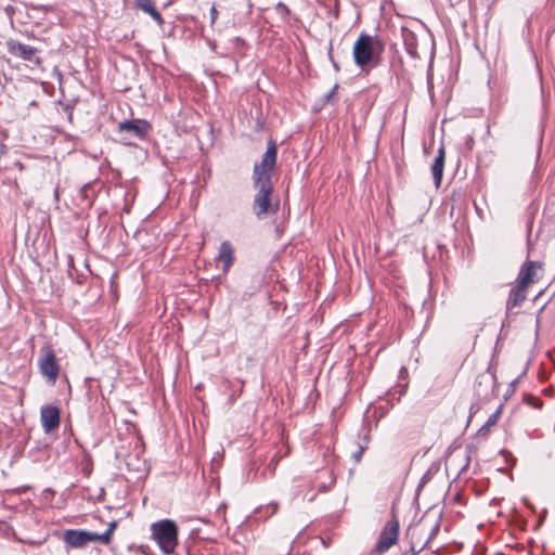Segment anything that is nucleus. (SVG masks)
Wrapping results in <instances>:
<instances>
[{
    "label": "nucleus",
    "instance_id": "f257e3e1",
    "mask_svg": "<svg viewBox=\"0 0 555 555\" xmlns=\"http://www.w3.org/2000/svg\"><path fill=\"white\" fill-rule=\"evenodd\" d=\"M278 149L273 141H269L266 153L261 162L255 164L253 170V186L256 195L253 201V211L258 219H262L270 214H275L279 209V203H272L273 184L271 176L276 164Z\"/></svg>",
    "mask_w": 555,
    "mask_h": 555
},
{
    "label": "nucleus",
    "instance_id": "f03ea898",
    "mask_svg": "<svg viewBox=\"0 0 555 555\" xmlns=\"http://www.w3.org/2000/svg\"><path fill=\"white\" fill-rule=\"evenodd\" d=\"M382 46L369 35H360L353 44L354 63L362 69L375 67L379 63Z\"/></svg>",
    "mask_w": 555,
    "mask_h": 555
},
{
    "label": "nucleus",
    "instance_id": "7ed1b4c3",
    "mask_svg": "<svg viewBox=\"0 0 555 555\" xmlns=\"http://www.w3.org/2000/svg\"><path fill=\"white\" fill-rule=\"evenodd\" d=\"M151 530L160 550L166 554H171L178 544V527L175 521L164 519L154 522Z\"/></svg>",
    "mask_w": 555,
    "mask_h": 555
},
{
    "label": "nucleus",
    "instance_id": "20e7f679",
    "mask_svg": "<svg viewBox=\"0 0 555 555\" xmlns=\"http://www.w3.org/2000/svg\"><path fill=\"white\" fill-rule=\"evenodd\" d=\"M150 130L151 125L146 120L142 119L126 120L120 122L118 126L120 140L125 144H132V139H144Z\"/></svg>",
    "mask_w": 555,
    "mask_h": 555
},
{
    "label": "nucleus",
    "instance_id": "39448f33",
    "mask_svg": "<svg viewBox=\"0 0 555 555\" xmlns=\"http://www.w3.org/2000/svg\"><path fill=\"white\" fill-rule=\"evenodd\" d=\"M38 365L40 369V373L44 377H47L49 382L54 384L60 373V366L57 364V359L51 345L46 344L44 346L41 347Z\"/></svg>",
    "mask_w": 555,
    "mask_h": 555
},
{
    "label": "nucleus",
    "instance_id": "423d86ee",
    "mask_svg": "<svg viewBox=\"0 0 555 555\" xmlns=\"http://www.w3.org/2000/svg\"><path fill=\"white\" fill-rule=\"evenodd\" d=\"M400 525L396 516L388 520L379 533L375 552L382 554L387 552L398 542Z\"/></svg>",
    "mask_w": 555,
    "mask_h": 555
},
{
    "label": "nucleus",
    "instance_id": "0eeeda50",
    "mask_svg": "<svg viewBox=\"0 0 555 555\" xmlns=\"http://www.w3.org/2000/svg\"><path fill=\"white\" fill-rule=\"evenodd\" d=\"M7 48L11 55L28 61L34 64H40V59L36 56L37 49L30 46L21 43L15 40L7 41Z\"/></svg>",
    "mask_w": 555,
    "mask_h": 555
},
{
    "label": "nucleus",
    "instance_id": "6e6552de",
    "mask_svg": "<svg viewBox=\"0 0 555 555\" xmlns=\"http://www.w3.org/2000/svg\"><path fill=\"white\" fill-rule=\"evenodd\" d=\"M64 541L72 547H82L90 542H98L96 533L85 530H66Z\"/></svg>",
    "mask_w": 555,
    "mask_h": 555
},
{
    "label": "nucleus",
    "instance_id": "1a4fd4ad",
    "mask_svg": "<svg viewBox=\"0 0 555 555\" xmlns=\"http://www.w3.org/2000/svg\"><path fill=\"white\" fill-rule=\"evenodd\" d=\"M41 425L44 433H51L60 425V409L54 405H48L41 409Z\"/></svg>",
    "mask_w": 555,
    "mask_h": 555
},
{
    "label": "nucleus",
    "instance_id": "9d476101",
    "mask_svg": "<svg viewBox=\"0 0 555 555\" xmlns=\"http://www.w3.org/2000/svg\"><path fill=\"white\" fill-rule=\"evenodd\" d=\"M542 262L527 261L520 270L518 283L528 287L530 284L537 282L539 280L538 271L542 270Z\"/></svg>",
    "mask_w": 555,
    "mask_h": 555
},
{
    "label": "nucleus",
    "instance_id": "9b49d317",
    "mask_svg": "<svg viewBox=\"0 0 555 555\" xmlns=\"http://www.w3.org/2000/svg\"><path fill=\"white\" fill-rule=\"evenodd\" d=\"M444 159H446V152H444L443 145H441L438 149L434 164L431 165V173L434 177L436 188H439L441 184L443 169H444Z\"/></svg>",
    "mask_w": 555,
    "mask_h": 555
},
{
    "label": "nucleus",
    "instance_id": "f8f14e48",
    "mask_svg": "<svg viewBox=\"0 0 555 555\" xmlns=\"http://www.w3.org/2000/svg\"><path fill=\"white\" fill-rule=\"evenodd\" d=\"M233 247L230 242L224 241L221 243L219 248V254L217 257V260L222 262V271L225 273L229 271L230 267L233 263L234 257H233Z\"/></svg>",
    "mask_w": 555,
    "mask_h": 555
},
{
    "label": "nucleus",
    "instance_id": "ddd939ff",
    "mask_svg": "<svg viewBox=\"0 0 555 555\" xmlns=\"http://www.w3.org/2000/svg\"><path fill=\"white\" fill-rule=\"evenodd\" d=\"M137 8L147 13L158 25L164 24L160 13L155 8L154 0H134Z\"/></svg>",
    "mask_w": 555,
    "mask_h": 555
},
{
    "label": "nucleus",
    "instance_id": "4468645a",
    "mask_svg": "<svg viewBox=\"0 0 555 555\" xmlns=\"http://www.w3.org/2000/svg\"><path fill=\"white\" fill-rule=\"evenodd\" d=\"M402 38L406 52L414 59L418 57L417 38L415 34L408 28H402Z\"/></svg>",
    "mask_w": 555,
    "mask_h": 555
},
{
    "label": "nucleus",
    "instance_id": "2eb2a0df",
    "mask_svg": "<svg viewBox=\"0 0 555 555\" xmlns=\"http://www.w3.org/2000/svg\"><path fill=\"white\" fill-rule=\"evenodd\" d=\"M527 286H522L518 283L516 288H513L509 293V297L506 304L507 309L520 306L526 299Z\"/></svg>",
    "mask_w": 555,
    "mask_h": 555
},
{
    "label": "nucleus",
    "instance_id": "dca6fc26",
    "mask_svg": "<svg viewBox=\"0 0 555 555\" xmlns=\"http://www.w3.org/2000/svg\"><path fill=\"white\" fill-rule=\"evenodd\" d=\"M421 528H422V530H425V529L429 530L428 538L424 544V546H426L438 534V532L440 530V520L434 519L433 521L429 522V520L426 518L421 522Z\"/></svg>",
    "mask_w": 555,
    "mask_h": 555
},
{
    "label": "nucleus",
    "instance_id": "f3484780",
    "mask_svg": "<svg viewBox=\"0 0 555 555\" xmlns=\"http://www.w3.org/2000/svg\"><path fill=\"white\" fill-rule=\"evenodd\" d=\"M116 527H117V522L116 521L109 522L108 527H107V529H106V531L104 533H102V534H98L96 533L98 542H100L102 544H108L111 542L112 533L116 529Z\"/></svg>",
    "mask_w": 555,
    "mask_h": 555
},
{
    "label": "nucleus",
    "instance_id": "a211bd4d",
    "mask_svg": "<svg viewBox=\"0 0 555 555\" xmlns=\"http://www.w3.org/2000/svg\"><path fill=\"white\" fill-rule=\"evenodd\" d=\"M496 423V415H492L487 423L479 429V434L485 435L491 426Z\"/></svg>",
    "mask_w": 555,
    "mask_h": 555
},
{
    "label": "nucleus",
    "instance_id": "6ab92c4d",
    "mask_svg": "<svg viewBox=\"0 0 555 555\" xmlns=\"http://www.w3.org/2000/svg\"><path fill=\"white\" fill-rule=\"evenodd\" d=\"M364 449L365 448L363 446H359L358 450L352 453V459L354 460L356 463H359L361 461Z\"/></svg>",
    "mask_w": 555,
    "mask_h": 555
},
{
    "label": "nucleus",
    "instance_id": "aec40b11",
    "mask_svg": "<svg viewBox=\"0 0 555 555\" xmlns=\"http://www.w3.org/2000/svg\"><path fill=\"white\" fill-rule=\"evenodd\" d=\"M218 18V11L215 5L210 9V24L214 25Z\"/></svg>",
    "mask_w": 555,
    "mask_h": 555
},
{
    "label": "nucleus",
    "instance_id": "412c9836",
    "mask_svg": "<svg viewBox=\"0 0 555 555\" xmlns=\"http://www.w3.org/2000/svg\"><path fill=\"white\" fill-rule=\"evenodd\" d=\"M276 10H278L279 12H282V13H288V9H287V7H286L284 3H282V2H280V3L276 5Z\"/></svg>",
    "mask_w": 555,
    "mask_h": 555
},
{
    "label": "nucleus",
    "instance_id": "4be33fe9",
    "mask_svg": "<svg viewBox=\"0 0 555 555\" xmlns=\"http://www.w3.org/2000/svg\"><path fill=\"white\" fill-rule=\"evenodd\" d=\"M14 167H16L21 171L24 170L25 168L24 165L18 160L14 163Z\"/></svg>",
    "mask_w": 555,
    "mask_h": 555
},
{
    "label": "nucleus",
    "instance_id": "5701e85b",
    "mask_svg": "<svg viewBox=\"0 0 555 555\" xmlns=\"http://www.w3.org/2000/svg\"><path fill=\"white\" fill-rule=\"evenodd\" d=\"M336 89H337V86H334V88L332 89V91L327 94V99H330V98L334 94V92H335V90H336Z\"/></svg>",
    "mask_w": 555,
    "mask_h": 555
},
{
    "label": "nucleus",
    "instance_id": "b1692460",
    "mask_svg": "<svg viewBox=\"0 0 555 555\" xmlns=\"http://www.w3.org/2000/svg\"><path fill=\"white\" fill-rule=\"evenodd\" d=\"M209 46L214 51L216 50V42L209 41Z\"/></svg>",
    "mask_w": 555,
    "mask_h": 555
},
{
    "label": "nucleus",
    "instance_id": "393cba45",
    "mask_svg": "<svg viewBox=\"0 0 555 555\" xmlns=\"http://www.w3.org/2000/svg\"><path fill=\"white\" fill-rule=\"evenodd\" d=\"M412 555H416V552H413V554H412Z\"/></svg>",
    "mask_w": 555,
    "mask_h": 555
}]
</instances>
